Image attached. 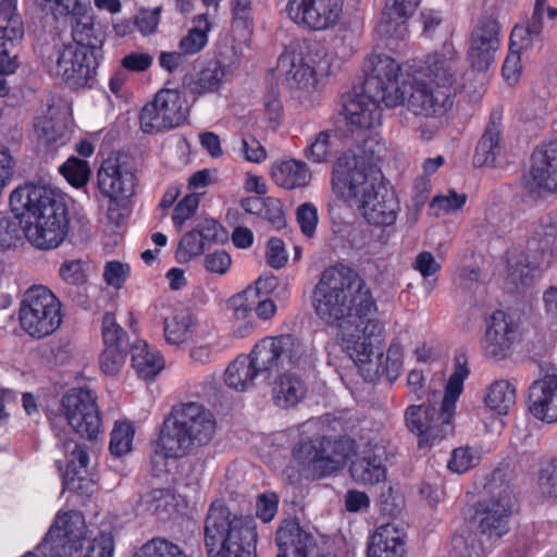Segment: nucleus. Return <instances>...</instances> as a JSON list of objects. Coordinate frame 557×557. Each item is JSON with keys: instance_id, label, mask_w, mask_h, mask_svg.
Returning <instances> with one entry per match:
<instances>
[{"instance_id": "f257e3e1", "label": "nucleus", "mask_w": 557, "mask_h": 557, "mask_svg": "<svg viewBox=\"0 0 557 557\" xmlns=\"http://www.w3.org/2000/svg\"><path fill=\"white\" fill-rule=\"evenodd\" d=\"M312 306L324 323L337 329L341 345L361 376L374 381L382 369V327L370 318L376 305L366 282L348 267H330L313 288Z\"/></svg>"}, {"instance_id": "f03ea898", "label": "nucleus", "mask_w": 557, "mask_h": 557, "mask_svg": "<svg viewBox=\"0 0 557 557\" xmlns=\"http://www.w3.org/2000/svg\"><path fill=\"white\" fill-rule=\"evenodd\" d=\"M383 149L375 136L369 137L338 158L332 173L334 193L356 207L368 224L377 227L394 225L400 211L395 191L381 183Z\"/></svg>"}, {"instance_id": "7ed1b4c3", "label": "nucleus", "mask_w": 557, "mask_h": 557, "mask_svg": "<svg viewBox=\"0 0 557 557\" xmlns=\"http://www.w3.org/2000/svg\"><path fill=\"white\" fill-rule=\"evenodd\" d=\"M364 82L347 95L343 113L351 132L373 129L381 124L382 104L394 108L405 101L399 85V64L391 57L371 53L363 63Z\"/></svg>"}, {"instance_id": "20e7f679", "label": "nucleus", "mask_w": 557, "mask_h": 557, "mask_svg": "<svg viewBox=\"0 0 557 557\" xmlns=\"http://www.w3.org/2000/svg\"><path fill=\"white\" fill-rule=\"evenodd\" d=\"M12 212L20 220L27 240L36 248L59 247L69 232L65 203L50 186L25 184L10 195Z\"/></svg>"}, {"instance_id": "39448f33", "label": "nucleus", "mask_w": 557, "mask_h": 557, "mask_svg": "<svg viewBox=\"0 0 557 557\" xmlns=\"http://www.w3.org/2000/svg\"><path fill=\"white\" fill-rule=\"evenodd\" d=\"M457 71L458 53L451 42H445L440 51L426 57L423 78L410 86L408 110L424 116L445 114L453 106Z\"/></svg>"}, {"instance_id": "423d86ee", "label": "nucleus", "mask_w": 557, "mask_h": 557, "mask_svg": "<svg viewBox=\"0 0 557 557\" xmlns=\"http://www.w3.org/2000/svg\"><path fill=\"white\" fill-rule=\"evenodd\" d=\"M333 61L324 46L313 42L286 49L278 57L277 69L285 75L293 97L309 107L319 99L321 81L331 74Z\"/></svg>"}, {"instance_id": "0eeeda50", "label": "nucleus", "mask_w": 557, "mask_h": 557, "mask_svg": "<svg viewBox=\"0 0 557 557\" xmlns=\"http://www.w3.org/2000/svg\"><path fill=\"white\" fill-rule=\"evenodd\" d=\"M469 375L466 362L457 359L442 399L440 411L432 405H411L405 411L408 430L418 436L420 448L430 447L453 434V418L456 404L462 391L465 380Z\"/></svg>"}, {"instance_id": "6e6552de", "label": "nucleus", "mask_w": 557, "mask_h": 557, "mask_svg": "<svg viewBox=\"0 0 557 557\" xmlns=\"http://www.w3.org/2000/svg\"><path fill=\"white\" fill-rule=\"evenodd\" d=\"M257 525L252 517L232 516L221 502H213L205 520V545L209 557H255Z\"/></svg>"}, {"instance_id": "1a4fd4ad", "label": "nucleus", "mask_w": 557, "mask_h": 557, "mask_svg": "<svg viewBox=\"0 0 557 557\" xmlns=\"http://www.w3.org/2000/svg\"><path fill=\"white\" fill-rule=\"evenodd\" d=\"M249 355L261 372L263 382H268L281 369H309L314 362L313 347L290 334L263 337L255 344Z\"/></svg>"}, {"instance_id": "9d476101", "label": "nucleus", "mask_w": 557, "mask_h": 557, "mask_svg": "<svg viewBox=\"0 0 557 557\" xmlns=\"http://www.w3.org/2000/svg\"><path fill=\"white\" fill-rule=\"evenodd\" d=\"M539 240L540 253H511L507 260L505 275V288L510 293H521L529 287L534 280V272L543 270L550 263L554 253H557V220L548 218L535 233ZM535 243L529 244V250H533Z\"/></svg>"}, {"instance_id": "9b49d317", "label": "nucleus", "mask_w": 557, "mask_h": 557, "mask_svg": "<svg viewBox=\"0 0 557 557\" xmlns=\"http://www.w3.org/2000/svg\"><path fill=\"white\" fill-rule=\"evenodd\" d=\"M502 481V474L493 473L487 487L492 496L478 505L474 520L481 536L482 544L486 545L482 552H478V557H485L491 552L498 540L509 531V519L512 510V492L507 483H502L499 491H495V484Z\"/></svg>"}, {"instance_id": "f8f14e48", "label": "nucleus", "mask_w": 557, "mask_h": 557, "mask_svg": "<svg viewBox=\"0 0 557 557\" xmlns=\"http://www.w3.org/2000/svg\"><path fill=\"white\" fill-rule=\"evenodd\" d=\"M18 320L21 327L29 336L46 337L54 333L62 324V302L46 286H32L23 294Z\"/></svg>"}, {"instance_id": "ddd939ff", "label": "nucleus", "mask_w": 557, "mask_h": 557, "mask_svg": "<svg viewBox=\"0 0 557 557\" xmlns=\"http://www.w3.org/2000/svg\"><path fill=\"white\" fill-rule=\"evenodd\" d=\"M352 451L354 442L349 438H315L296 446L293 456L314 475L326 476L342 469Z\"/></svg>"}, {"instance_id": "4468645a", "label": "nucleus", "mask_w": 557, "mask_h": 557, "mask_svg": "<svg viewBox=\"0 0 557 557\" xmlns=\"http://www.w3.org/2000/svg\"><path fill=\"white\" fill-rule=\"evenodd\" d=\"M61 412L82 438L92 441L102 433V419L92 391L84 387L69 389L62 397Z\"/></svg>"}, {"instance_id": "2eb2a0df", "label": "nucleus", "mask_w": 557, "mask_h": 557, "mask_svg": "<svg viewBox=\"0 0 557 557\" xmlns=\"http://www.w3.org/2000/svg\"><path fill=\"white\" fill-rule=\"evenodd\" d=\"M85 537L84 516L71 510L57 516L37 549L44 557H70L82 548Z\"/></svg>"}, {"instance_id": "dca6fc26", "label": "nucleus", "mask_w": 557, "mask_h": 557, "mask_svg": "<svg viewBox=\"0 0 557 557\" xmlns=\"http://www.w3.org/2000/svg\"><path fill=\"white\" fill-rule=\"evenodd\" d=\"M188 108L182 94L176 89H161L152 101L146 103L139 113L144 133H159L180 126L187 117Z\"/></svg>"}, {"instance_id": "f3484780", "label": "nucleus", "mask_w": 557, "mask_h": 557, "mask_svg": "<svg viewBox=\"0 0 557 557\" xmlns=\"http://www.w3.org/2000/svg\"><path fill=\"white\" fill-rule=\"evenodd\" d=\"M343 8V0H287L284 13L297 26L319 32L338 24Z\"/></svg>"}, {"instance_id": "a211bd4d", "label": "nucleus", "mask_w": 557, "mask_h": 557, "mask_svg": "<svg viewBox=\"0 0 557 557\" xmlns=\"http://www.w3.org/2000/svg\"><path fill=\"white\" fill-rule=\"evenodd\" d=\"M195 448L173 411L164 419L159 437L156 442L151 465L157 475L166 471V460L186 456Z\"/></svg>"}, {"instance_id": "6ab92c4d", "label": "nucleus", "mask_w": 557, "mask_h": 557, "mask_svg": "<svg viewBox=\"0 0 557 557\" xmlns=\"http://www.w3.org/2000/svg\"><path fill=\"white\" fill-rule=\"evenodd\" d=\"M529 193H557V140L539 146L532 153L530 170L522 176Z\"/></svg>"}, {"instance_id": "aec40b11", "label": "nucleus", "mask_w": 557, "mask_h": 557, "mask_svg": "<svg viewBox=\"0 0 557 557\" xmlns=\"http://www.w3.org/2000/svg\"><path fill=\"white\" fill-rule=\"evenodd\" d=\"M97 178L99 190L110 201L128 198L134 194L136 177L123 157L106 159L98 170Z\"/></svg>"}, {"instance_id": "412c9836", "label": "nucleus", "mask_w": 557, "mask_h": 557, "mask_svg": "<svg viewBox=\"0 0 557 557\" xmlns=\"http://www.w3.org/2000/svg\"><path fill=\"white\" fill-rule=\"evenodd\" d=\"M529 410L543 422L557 421V369L542 370L539 379L529 386Z\"/></svg>"}, {"instance_id": "4be33fe9", "label": "nucleus", "mask_w": 557, "mask_h": 557, "mask_svg": "<svg viewBox=\"0 0 557 557\" xmlns=\"http://www.w3.org/2000/svg\"><path fill=\"white\" fill-rule=\"evenodd\" d=\"M517 339L518 326L512 317L502 310L493 312L483 343L485 356L495 361L506 359L511 355Z\"/></svg>"}, {"instance_id": "5701e85b", "label": "nucleus", "mask_w": 557, "mask_h": 557, "mask_svg": "<svg viewBox=\"0 0 557 557\" xmlns=\"http://www.w3.org/2000/svg\"><path fill=\"white\" fill-rule=\"evenodd\" d=\"M499 48V25L493 18L479 21L471 34L468 61L478 72L486 71L495 59Z\"/></svg>"}, {"instance_id": "b1692460", "label": "nucleus", "mask_w": 557, "mask_h": 557, "mask_svg": "<svg viewBox=\"0 0 557 557\" xmlns=\"http://www.w3.org/2000/svg\"><path fill=\"white\" fill-rule=\"evenodd\" d=\"M174 412L195 449L211 442L215 433V420L202 405L183 404Z\"/></svg>"}, {"instance_id": "393cba45", "label": "nucleus", "mask_w": 557, "mask_h": 557, "mask_svg": "<svg viewBox=\"0 0 557 557\" xmlns=\"http://www.w3.org/2000/svg\"><path fill=\"white\" fill-rule=\"evenodd\" d=\"M236 64V60L225 63L224 60L211 59L195 75L186 78L185 84L194 95L215 92L224 85Z\"/></svg>"}, {"instance_id": "a878e982", "label": "nucleus", "mask_w": 557, "mask_h": 557, "mask_svg": "<svg viewBox=\"0 0 557 557\" xmlns=\"http://www.w3.org/2000/svg\"><path fill=\"white\" fill-rule=\"evenodd\" d=\"M277 557H318L312 535L296 521H286L276 533ZM329 557V556H322Z\"/></svg>"}, {"instance_id": "bb28decb", "label": "nucleus", "mask_w": 557, "mask_h": 557, "mask_svg": "<svg viewBox=\"0 0 557 557\" xmlns=\"http://www.w3.org/2000/svg\"><path fill=\"white\" fill-rule=\"evenodd\" d=\"M420 0H386L376 32L386 38L404 39L407 20L413 14Z\"/></svg>"}, {"instance_id": "cd10ccee", "label": "nucleus", "mask_w": 557, "mask_h": 557, "mask_svg": "<svg viewBox=\"0 0 557 557\" xmlns=\"http://www.w3.org/2000/svg\"><path fill=\"white\" fill-rule=\"evenodd\" d=\"M405 537L403 529L393 523L377 528L368 546V557H404Z\"/></svg>"}, {"instance_id": "c85d7f7f", "label": "nucleus", "mask_w": 557, "mask_h": 557, "mask_svg": "<svg viewBox=\"0 0 557 557\" xmlns=\"http://www.w3.org/2000/svg\"><path fill=\"white\" fill-rule=\"evenodd\" d=\"M271 176L277 186L296 189L309 185L312 174L304 161L288 159L273 164Z\"/></svg>"}, {"instance_id": "c756f323", "label": "nucleus", "mask_w": 557, "mask_h": 557, "mask_svg": "<svg viewBox=\"0 0 557 557\" xmlns=\"http://www.w3.org/2000/svg\"><path fill=\"white\" fill-rule=\"evenodd\" d=\"M383 455V448L376 446L373 451H364L362 457L354 460L350 466L354 481L360 484H375L382 481L386 474Z\"/></svg>"}, {"instance_id": "7c9ffc66", "label": "nucleus", "mask_w": 557, "mask_h": 557, "mask_svg": "<svg viewBox=\"0 0 557 557\" xmlns=\"http://www.w3.org/2000/svg\"><path fill=\"white\" fill-rule=\"evenodd\" d=\"M273 399L283 408H288L300 403L307 393L304 380L288 371L277 375L273 383Z\"/></svg>"}, {"instance_id": "2f4dec72", "label": "nucleus", "mask_w": 557, "mask_h": 557, "mask_svg": "<svg viewBox=\"0 0 557 557\" xmlns=\"http://www.w3.org/2000/svg\"><path fill=\"white\" fill-rule=\"evenodd\" d=\"M258 379L261 380V372H259L250 355L238 356L224 372L226 385L237 391H246Z\"/></svg>"}, {"instance_id": "473e14b6", "label": "nucleus", "mask_w": 557, "mask_h": 557, "mask_svg": "<svg viewBox=\"0 0 557 557\" xmlns=\"http://www.w3.org/2000/svg\"><path fill=\"white\" fill-rule=\"evenodd\" d=\"M132 364L140 377L149 380L163 369L164 360L145 341L138 339L132 346Z\"/></svg>"}, {"instance_id": "72a5a7b5", "label": "nucleus", "mask_w": 557, "mask_h": 557, "mask_svg": "<svg viewBox=\"0 0 557 557\" xmlns=\"http://www.w3.org/2000/svg\"><path fill=\"white\" fill-rule=\"evenodd\" d=\"M484 403L492 411L507 414L516 403V387L507 380H497L486 388Z\"/></svg>"}, {"instance_id": "f704fd0d", "label": "nucleus", "mask_w": 557, "mask_h": 557, "mask_svg": "<svg viewBox=\"0 0 557 557\" xmlns=\"http://www.w3.org/2000/svg\"><path fill=\"white\" fill-rule=\"evenodd\" d=\"M500 128L499 125L492 122L485 129L483 136L478 143L473 162L478 166L493 165L497 156L500 153Z\"/></svg>"}, {"instance_id": "c9c22d12", "label": "nucleus", "mask_w": 557, "mask_h": 557, "mask_svg": "<svg viewBox=\"0 0 557 557\" xmlns=\"http://www.w3.org/2000/svg\"><path fill=\"white\" fill-rule=\"evenodd\" d=\"M193 26L187 34L181 38L178 49L184 55H193L200 52L208 44V34L211 23L206 14L197 15Z\"/></svg>"}, {"instance_id": "e433bc0d", "label": "nucleus", "mask_w": 557, "mask_h": 557, "mask_svg": "<svg viewBox=\"0 0 557 557\" xmlns=\"http://www.w3.org/2000/svg\"><path fill=\"white\" fill-rule=\"evenodd\" d=\"M543 24L530 18L524 25H517L510 34V47L523 51L540 49L543 44Z\"/></svg>"}, {"instance_id": "4c0bfd02", "label": "nucleus", "mask_w": 557, "mask_h": 557, "mask_svg": "<svg viewBox=\"0 0 557 557\" xmlns=\"http://www.w3.org/2000/svg\"><path fill=\"white\" fill-rule=\"evenodd\" d=\"M196 326L189 312L181 311L164 320V337L171 345H180L188 341Z\"/></svg>"}, {"instance_id": "58836bf2", "label": "nucleus", "mask_w": 557, "mask_h": 557, "mask_svg": "<svg viewBox=\"0 0 557 557\" xmlns=\"http://www.w3.org/2000/svg\"><path fill=\"white\" fill-rule=\"evenodd\" d=\"M178 505L177 496L169 488H154L141 498L145 510L160 517L169 516Z\"/></svg>"}, {"instance_id": "ea45409f", "label": "nucleus", "mask_w": 557, "mask_h": 557, "mask_svg": "<svg viewBox=\"0 0 557 557\" xmlns=\"http://www.w3.org/2000/svg\"><path fill=\"white\" fill-rule=\"evenodd\" d=\"M339 138L332 132H320L305 149V157L313 163H323L329 160L338 147Z\"/></svg>"}, {"instance_id": "a19ab883", "label": "nucleus", "mask_w": 557, "mask_h": 557, "mask_svg": "<svg viewBox=\"0 0 557 557\" xmlns=\"http://www.w3.org/2000/svg\"><path fill=\"white\" fill-rule=\"evenodd\" d=\"M34 127L39 139L46 145L58 147L63 146L67 140L64 126L55 122L52 115L37 116Z\"/></svg>"}, {"instance_id": "79ce46f5", "label": "nucleus", "mask_w": 557, "mask_h": 557, "mask_svg": "<svg viewBox=\"0 0 557 557\" xmlns=\"http://www.w3.org/2000/svg\"><path fill=\"white\" fill-rule=\"evenodd\" d=\"M482 458V451L476 447H458L451 451L447 462L448 469L454 473H465L479 465Z\"/></svg>"}, {"instance_id": "37998d69", "label": "nucleus", "mask_w": 557, "mask_h": 557, "mask_svg": "<svg viewBox=\"0 0 557 557\" xmlns=\"http://www.w3.org/2000/svg\"><path fill=\"white\" fill-rule=\"evenodd\" d=\"M135 429L128 421H116L111 432L110 451L123 456L132 450Z\"/></svg>"}, {"instance_id": "c03bdc74", "label": "nucleus", "mask_w": 557, "mask_h": 557, "mask_svg": "<svg viewBox=\"0 0 557 557\" xmlns=\"http://www.w3.org/2000/svg\"><path fill=\"white\" fill-rule=\"evenodd\" d=\"M234 151L243 160L260 164L268 158V152L262 144L253 136H243L234 145Z\"/></svg>"}, {"instance_id": "a18cd8bd", "label": "nucleus", "mask_w": 557, "mask_h": 557, "mask_svg": "<svg viewBox=\"0 0 557 557\" xmlns=\"http://www.w3.org/2000/svg\"><path fill=\"white\" fill-rule=\"evenodd\" d=\"M90 264L82 259L65 260L59 269L60 277L70 285L81 286L88 281Z\"/></svg>"}, {"instance_id": "49530a36", "label": "nucleus", "mask_w": 557, "mask_h": 557, "mask_svg": "<svg viewBox=\"0 0 557 557\" xmlns=\"http://www.w3.org/2000/svg\"><path fill=\"white\" fill-rule=\"evenodd\" d=\"M133 557H187L176 544L162 539H153L144 544Z\"/></svg>"}, {"instance_id": "de8ad7c7", "label": "nucleus", "mask_w": 557, "mask_h": 557, "mask_svg": "<svg viewBox=\"0 0 557 557\" xmlns=\"http://www.w3.org/2000/svg\"><path fill=\"white\" fill-rule=\"evenodd\" d=\"M63 450L67 459V470L78 474L82 469H86L89 457L84 447L72 440L62 441L59 438L57 444Z\"/></svg>"}, {"instance_id": "09e8293b", "label": "nucleus", "mask_w": 557, "mask_h": 557, "mask_svg": "<svg viewBox=\"0 0 557 557\" xmlns=\"http://www.w3.org/2000/svg\"><path fill=\"white\" fill-rule=\"evenodd\" d=\"M102 336L106 347L126 349L128 347L126 333L116 323L115 315L111 312L104 313L102 318Z\"/></svg>"}, {"instance_id": "8fccbe9b", "label": "nucleus", "mask_w": 557, "mask_h": 557, "mask_svg": "<svg viewBox=\"0 0 557 557\" xmlns=\"http://www.w3.org/2000/svg\"><path fill=\"white\" fill-rule=\"evenodd\" d=\"M66 181L75 187L85 185L90 175V168L87 161L71 157L60 168Z\"/></svg>"}, {"instance_id": "3c124183", "label": "nucleus", "mask_w": 557, "mask_h": 557, "mask_svg": "<svg viewBox=\"0 0 557 557\" xmlns=\"http://www.w3.org/2000/svg\"><path fill=\"white\" fill-rule=\"evenodd\" d=\"M256 300V292L252 289H245L234 296L231 300L234 318L238 321H247L248 324H251Z\"/></svg>"}, {"instance_id": "603ef678", "label": "nucleus", "mask_w": 557, "mask_h": 557, "mask_svg": "<svg viewBox=\"0 0 557 557\" xmlns=\"http://www.w3.org/2000/svg\"><path fill=\"white\" fill-rule=\"evenodd\" d=\"M205 247L203 239L200 238L198 232L194 228L186 233L180 240L176 249V258L180 262H188L193 258L201 255Z\"/></svg>"}, {"instance_id": "864d4df0", "label": "nucleus", "mask_w": 557, "mask_h": 557, "mask_svg": "<svg viewBox=\"0 0 557 557\" xmlns=\"http://www.w3.org/2000/svg\"><path fill=\"white\" fill-rule=\"evenodd\" d=\"M466 199L467 197L465 194L448 190L446 194L435 196L432 199L430 207L438 216L441 214L454 213L461 210L466 203Z\"/></svg>"}, {"instance_id": "5fc2aeb1", "label": "nucleus", "mask_w": 557, "mask_h": 557, "mask_svg": "<svg viewBox=\"0 0 557 557\" xmlns=\"http://www.w3.org/2000/svg\"><path fill=\"white\" fill-rule=\"evenodd\" d=\"M296 222L301 233L306 237L312 238L319 222L318 208L311 202L299 205L296 209Z\"/></svg>"}, {"instance_id": "6e6d98bb", "label": "nucleus", "mask_w": 557, "mask_h": 557, "mask_svg": "<svg viewBox=\"0 0 557 557\" xmlns=\"http://www.w3.org/2000/svg\"><path fill=\"white\" fill-rule=\"evenodd\" d=\"M411 268L424 280L436 276L442 269V262L429 250H422L414 257Z\"/></svg>"}, {"instance_id": "4d7b16f0", "label": "nucleus", "mask_w": 557, "mask_h": 557, "mask_svg": "<svg viewBox=\"0 0 557 557\" xmlns=\"http://www.w3.org/2000/svg\"><path fill=\"white\" fill-rule=\"evenodd\" d=\"M126 348L104 347L100 356L101 370L109 375L116 374L125 363Z\"/></svg>"}, {"instance_id": "13d9d810", "label": "nucleus", "mask_w": 557, "mask_h": 557, "mask_svg": "<svg viewBox=\"0 0 557 557\" xmlns=\"http://www.w3.org/2000/svg\"><path fill=\"white\" fill-rule=\"evenodd\" d=\"M195 231L198 232L206 246L211 243L224 242L227 238L223 226L213 219H205L200 221L196 225Z\"/></svg>"}, {"instance_id": "bf43d9fd", "label": "nucleus", "mask_w": 557, "mask_h": 557, "mask_svg": "<svg viewBox=\"0 0 557 557\" xmlns=\"http://www.w3.org/2000/svg\"><path fill=\"white\" fill-rule=\"evenodd\" d=\"M199 205L197 195H186L174 208L172 215L173 224L177 230H181L184 223L193 216Z\"/></svg>"}, {"instance_id": "052dcab7", "label": "nucleus", "mask_w": 557, "mask_h": 557, "mask_svg": "<svg viewBox=\"0 0 557 557\" xmlns=\"http://www.w3.org/2000/svg\"><path fill=\"white\" fill-rule=\"evenodd\" d=\"M129 275L128 264L120 261H109L104 265L103 278L106 283L115 289H120Z\"/></svg>"}, {"instance_id": "680f3d73", "label": "nucleus", "mask_w": 557, "mask_h": 557, "mask_svg": "<svg viewBox=\"0 0 557 557\" xmlns=\"http://www.w3.org/2000/svg\"><path fill=\"white\" fill-rule=\"evenodd\" d=\"M20 223L0 213V248H10L21 238Z\"/></svg>"}, {"instance_id": "e2e57ef3", "label": "nucleus", "mask_w": 557, "mask_h": 557, "mask_svg": "<svg viewBox=\"0 0 557 557\" xmlns=\"http://www.w3.org/2000/svg\"><path fill=\"white\" fill-rule=\"evenodd\" d=\"M403 346L399 342H392L386 352V366L383 372L386 373L387 377L393 381L396 380L403 367Z\"/></svg>"}, {"instance_id": "0e129e2a", "label": "nucleus", "mask_w": 557, "mask_h": 557, "mask_svg": "<svg viewBox=\"0 0 557 557\" xmlns=\"http://www.w3.org/2000/svg\"><path fill=\"white\" fill-rule=\"evenodd\" d=\"M278 498L274 493L260 494L256 502V516L263 522H270L276 515Z\"/></svg>"}, {"instance_id": "69168bd1", "label": "nucleus", "mask_w": 557, "mask_h": 557, "mask_svg": "<svg viewBox=\"0 0 557 557\" xmlns=\"http://www.w3.org/2000/svg\"><path fill=\"white\" fill-rule=\"evenodd\" d=\"M232 264L230 253L223 249L214 250L205 257V268L210 273L223 275Z\"/></svg>"}, {"instance_id": "338daca9", "label": "nucleus", "mask_w": 557, "mask_h": 557, "mask_svg": "<svg viewBox=\"0 0 557 557\" xmlns=\"http://www.w3.org/2000/svg\"><path fill=\"white\" fill-rule=\"evenodd\" d=\"M114 541L111 533H100L94 539L84 557H113Z\"/></svg>"}, {"instance_id": "774afa93", "label": "nucleus", "mask_w": 557, "mask_h": 557, "mask_svg": "<svg viewBox=\"0 0 557 557\" xmlns=\"http://www.w3.org/2000/svg\"><path fill=\"white\" fill-rule=\"evenodd\" d=\"M537 484L542 494L557 496V461L541 470Z\"/></svg>"}]
</instances>
